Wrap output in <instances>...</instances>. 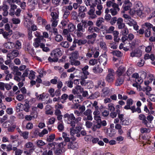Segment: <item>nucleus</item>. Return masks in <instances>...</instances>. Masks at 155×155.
Here are the masks:
<instances>
[{"label":"nucleus","instance_id":"f257e3e1","mask_svg":"<svg viewBox=\"0 0 155 155\" xmlns=\"http://www.w3.org/2000/svg\"><path fill=\"white\" fill-rule=\"evenodd\" d=\"M106 5L108 7H112V8L110 9V12L112 16L116 15L120 10L119 6L114 0H111L107 2Z\"/></svg>","mask_w":155,"mask_h":155},{"label":"nucleus","instance_id":"f03ea898","mask_svg":"<svg viewBox=\"0 0 155 155\" xmlns=\"http://www.w3.org/2000/svg\"><path fill=\"white\" fill-rule=\"evenodd\" d=\"M64 118H67V123L68 124H70L71 127H75V121L74 120L75 119V117L73 114L66 113L64 115Z\"/></svg>","mask_w":155,"mask_h":155},{"label":"nucleus","instance_id":"7ed1b4c3","mask_svg":"<svg viewBox=\"0 0 155 155\" xmlns=\"http://www.w3.org/2000/svg\"><path fill=\"white\" fill-rule=\"evenodd\" d=\"M115 73L114 70L111 68L108 69V74L106 77V80L109 83L114 82L115 79Z\"/></svg>","mask_w":155,"mask_h":155},{"label":"nucleus","instance_id":"20e7f679","mask_svg":"<svg viewBox=\"0 0 155 155\" xmlns=\"http://www.w3.org/2000/svg\"><path fill=\"white\" fill-rule=\"evenodd\" d=\"M66 145L65 142H61L58 143L56 146L54 153L57 155H60L62 153L64 152L63 147Z\"/></svg>","mask_w":155,"mask_h":155},{"label":"nucleus","instance_id":"39448f33","mask_svg":"<svg viewBox=\"0 0 155 155\" xmlns=\"http://www.w3.org/2000/svg\"><path fill=\"white\" fill-rule=\"evenodd\" d=\"M138 118L142 120V123L146 125L148 127L152 128L153 126L150 125L149 123H148L147 121L146 120V117L144 115L141 114L139 115Z\"/></svg>","mask_w":155,"mask_h":155},{"label":"nucleus","instance_id":"423d86ee","mask_svg":"<svg viewBox=\"0 0 155 155\" xmlns=\"http://www.w3.org/2000/svg\"><path fill=\"white\" fill-rule=\"evenodd\" d=\"M62 54V52L59 48H57L53 50L51 53V55L52 57L58 58V57L61 56Z\"/></svg>","mask_w":155,"mask_h":155},{"label":"nucleus","instance_id":"0eeeda50","mask_svg":"<svg viewBox=\"0 0 155 155\" xmlns=\"http://www.w3.org/2000/svg\"><path fill=\"white\" fill-rule=\"evenodd\" d=\"M11 89V86L9 84L0 82V90H1L5 91V89L7 91H9Z\"/></svg>","mask_w":155,"mask_h":155},{"label":"nucleus","instance_id":"6e6552de","mask_svg":"<svg viewBox=\"0 0 155 155\" xmlns=\"http://www.w3.org/2000/svg\"><path fill=\"white\" fill-rule=\"evenodd\" d=\"M19 54L18 51L17 50H14L9 53L7 55V57L10 59H13L17 57Z\"/></svg>","mask_w":155,"mask_h":155},{"label":"nucleus","instance_id":"1a4fd4ad","mask_svg":"<svg viewBox=\"0 0 155 155\" xmlns=\"http://www.w3.org/2000/svg\"><path fill=\"white\" fill-rule=\"evenodd\" d=\"M141 55V51L139 49H136L130 53V56L132 57H139Z\"/></svg>","mask_w":155,"mask_h":155},{"label":"nucleus","instance_id":"9d476101","mask_svg":"<svg viewBox=\"0 0 155 155\" xmlns=\"http://www.w3.org/2000/svg\"><path fill=\"white\" fill-rule=\"evenodd\" d=\"M22 73L21 72L19 71L17 72H15L14 79L18 82L21 80L22 81H24L25 79H24L23 78H22Z\"/></svg>","mask_w":155,"mask_h":155},{"label":"nucleus","instance_id":"9b49d317","mask_svg":"<svg viewBox=\"0 0 155 155\" xmlns=\"http://www.w3.org/2000/svg\"><path fill=\"white\" fill-rule=\"evenodd\" d=\"M95 9L92 6L91 7L90 10L87 12V14L90 15V17L92 19L97 17L96 14H95Z\"/></svg>","mask_w":155,"mask_h":155},{"label":"nucleus","instance_id":"f8f14e48","mask_svg":"<svg viewBox=\"0 0 155 155\" xmlns=\"http://www.w3.org/2000/svg\"><path fill=\"white\" fill-rule=\"evenodd\" d=\"M74 127H71L70 128L71 134L72 136H74V137H79L81 135L80 134L76 128H74Z\"/></svg>","mask_w":155,"mask_h":155},{"label":"nucleus","instance_id":"ddd939ff","mask_svg":"<svg viewBox=\"0 0 155 155\" xmlns=\"http://www.w3.org/2000/svg\"><path fill=\"white\" fill-rule=\"evenodd\" d=\"M24 147L27 149H30L29 152L30 153L32 150L35 149V146L33 143L31 142H28L26 143L24 145Z\"/></svg>","mask_w":155,"mask_h":155},{"label":"nucleus","instance_id":"4468645a","mask_svg":"<svg viewBox=\"0 0 155 155\" xmlns=\"http://www.w3.org/2000/svg\"><path fill=\"white\" fill-rule=\"evenodd\" d=\"M98 60V62L101 64L105 65L107 64V58L105 56L101 55L99 57Z\"/></svg>","mask_w":155,"mask_h":155},{"label":"nucleus","instance_id":"2eb2a0df","mask_svg":"<svg viewBox=\"0 0 155 155\" xmlns=\"http://www.w3.org/2000/svg\"><path fill=\"white\" fill-rule=\"evenodd\" d=\"M103 6L101 4L97 5V9L95 11L96 15L100 16L103 12Z\"/></svg>","mask_w":155,"mask_h":155},{"label":"nucleus","instance_id":"dca6fc26","mask_svg":"<svg viewBox=\"0 0 155 155\" xmlns=\"http://www.w3.org/2000/svg\"><path fill=\"white\" fill-rule=\"evenodd\" d=\"M117 25L118 28L122 29L125 27V23L123 22V19L121 18H118Z\"/></svg>","mask_w":155,"mask_h":155},{"label":"nucleus","instance_id":"f3484780","mask_svg":"<svg viewBox=\"0 0 155 155\" xmlns=\"http://www.w3.org/2000/svg\"><path fill=\"white\" fill-rule=\"evenodd\" d=\"M68 147L69 149L76 150L78 147V145L77 143L72 142L69 143L68 145Z\"/></svg>","mask_w":155,"mask_h":155},{"label":"nucleus","instance_id":"a211bd4d","mask_svg":"<svg viewBox=\"0 0 155 155\" xmlns=\"http://www.w3.org/2000/svg\"><path fill=\"white\" fill-rule=\"evenodd\" d=\"M125 71V69L124 67L122 66H120L117 69L116 73L118 76H121Z\"/></svg>","mask_w":155,"mask_h":155},{"label":"nucleus","instance_id":"6ab92c4d","mask_svg":"<svg viewBox=\"0 0 155 155\" xmlns=\"http://www.w3.org/2000/svg\"><path fill=\"white\" fill-rule=\"evenodd\" d=\"M35 95L36 96L37 100L38 101H42L43 99L45 98V97L46 99H48V96H46L44 93L40 94H38V93H36L35 94Z\"/></svg>","mask_w":155,"mask_h":155},{"label":"nucleus","instance_id":"aec40b11","mask_svg":"<svg viewBox=\"0 0 155 155\" xmlns=\"http://www.w3.org/2000/svg\"><path fill=\"white\" fill-rule=\"evenodd\" d=\"M111 90L108 87H105L102 90V93L101 96L104 97L107 95L109 93H111Z\"/></svg>","mask_w":155,"mask_h":155},{"label":"nucleus","instance_id":"412c9836","mask_svg":"<svg viewBox=\"0 0 155 155\" xmlns=\"http://www.w3.org/2000/svg\"><path fill=\"white\" fill-rule=\"evenodd\" d=\"M87 31L90 33H92L94 32H98L100 29L97 27L92 26L89 27Z\"/></svg>","mask_w":155,"mask_h":155},{"label":"nucleus","instance_id":"4be33fe9","mask_svg":"<svg viewBox=\"0 0 155 155\" xmlns=\"http://www.w3.org/2000/svg\"><path fill=\"white\" fill-rule=\"evenodd\" d=\"M131 6V3L128 0L126 1L125 2L124 4L123 5V9L125 11L129 10Z\"/></svg>","mask_w":155,"mask_h":155},{"label":"nucleus","instance_id":"5701e85b","mask_svg":"<svg viewBox=\"0 0 155 155\" xmlns=\"http://www.w3.org/2000/svg\"><path fill=\"white\" fill-rule=\"evenodd\" d=\"M118 118L120 120V123L122 125H127V121L124 119L123 117L124 115L122 114H120L119 113L118 114Z\"/></svg>","mask_w":155,"mask_h":155},{"label":"nucleus","instance_id":"b1692460","mask_svg":"<svg viewBox=\"0 0 155 155\" xmlns=\"http://www.w3.org/2000/svg\"><path fill=\"white\" fill-rule=\"evenodd\" d=\"M12 34V30H10L8 32L4 31L2 35L4 38L7 40H10L9 39V37H10L11 36Z\"/></svg>","mask_w":155,"mask_h":155},{"label":"nucleus","instance_id":"393cba45","mask_svg":"<svg viewBox=\"0 0 155 155\" xmlns=\"http://www.w3.org/2000/svg\"><path fill=\"white\" fill-rule=\"evenodd\" d=\"M14 45V43L10 41L6 42L4 44V47L8 49H11Z\"/></svg>","mask_w":155,"mask_h":155},{"label":"nucleus","instance_id":"a878e982","mask_svg":"<svg viewBox=\"0 0 155 155\" xmlns=\"http://www.w3.org/2000/svg\"><path fill=\"white\" fill-rule=\"evenodd\" d=\"M95 51V49L93 47L90 48L86 54V56L89 58L92 57V55L94 53Z\"/></svg>","mask_w":155,"mask_h":155},{"label":"nucleus","instance_id":"bb28decb","mask_svg":"<svg viewBox=\"0 0 155 155\" xmlns=\"http://www.w3.org/2000/svg\"><path fill=\"white\" fill-rule=\"evenodd\" d=\"M33 22L29 20H25L24 21V25L25 27L27 28L28 30L31 29L30 27L32 24Z\"/></svg>","mask_w":155,"mask_h":155},{"label":"nucleus","instance_id":"cd10ccee","mask_svg":"<svg viewBox=\"0 0 155 155\" xmlns=\"http://www.w3.org/2000/svg\"><path fill=\"white\" fill-rule=\"evenodd\" d=\"M124 82V79L123 78L119 77L116 81L115 85L117 86H120Z\"/></svg>","mask_w":155,"mask_h":155},{"label":"nucleus","instance_id":"c85d7f7f","mask_svg":"<svg viewBox=\"0 0 155 155\" xmlns=\"http://www.w3.org/2000/svg\"><path fill=\"white\" fill-rule=\"evenodd\" d=\"M43 40V39H42ZM42 41L41 39L39 38H35L34 40V42L33 44V46L35 48H38L39 46H40V42Z\"/></svg>","mask_w":155,"mask_h":155},{"label":"nucleus","instance_id":"c756f323","mask_svg":"<svg viewBox=\"0 0 155 155\" xmlns=\"http://www.w3.org/2000/svg\"><path fill=\"white\" fill-rule=\"evenodd\" d=\"M87 78H85V77H84L82 75L81 76V81H80V83L82 86H86L87 84L89 82L88 81H87L85 80V79Z\"/></svg>","mask_w":155,"mask_h":155},{"label":"nucleus","instance_id":"7c9ffc66","mask_svg":"<svg viewBox=\"0 0 155 155\" xmlns=\"http://www.w3.org/2000/svg\"><path fill=\"white\" fill-rule=\"evenodd\" d=\"M143 7L140 8L139 9L137 10L136 11V12L137 15L141 17H143L144 15V14L143 12Z\"/></svg>","mask_w":155,"mask_h":155},{"label":"nucleus","instance_id":"2f4dec72","mask_svg":"<svg viewBox=\"0 0 155 155\" xmlns=\"http://www.w3.org/2000/svg\"><path fill=\"white\" fill-rule=\"evenodd\" d=\"M93 72L94 73L97 74L98 73H101L102 72L103 70L101 68H100L98 67H94L93 68Z\"/></svg>","mask_w":155,"mask_h":155},{"label":"nucleus","instance_id":"473e14b6","mask_svg":"<svg viewBox=\"0 0 155 155\" xmlns=\"http://www.w3.org/2000/svg\"><path fill=\"white\" fill-rule=\"evenodd\" d=\"M104 22V19L102 18H98L96 23V25L98 27H100L102 23Z\"/></svg>","mask_w":155,"mask_h":155},{"label":"nucleus","instance_id":"72a5a7b5","mask_svg":"<svg viewBox=\"0 0 155 155\" xmlns=\"http://www.w3.org/2000/svg\"><path fill=\"white\" fill-rule=\"evenodd\" d=\"M75 29V26L72 23H70L68 25V29L70 32L73 31Z\"/></svg>","mask_w":155,"mask_h":155},{"label":"nucleus","instance_id":"f704fd0d","mask_svg":"<svg viewBox=\"0 0 155 155\" xmlns=\"http://www.w3.org/2000/svg\"><path fill=\"white\" fill-rule=\"evenodd\" d=\"M38 23L40 25H45L46 22V21L45 19H43L41 17H39L37 19Z\"/></svg>","mask_w":155,"mask_h":155},{"label":"nucleus","instance_id":"c9c22d12","mask_svg":"<svg viewBox=\"0 0 155 155\" xmlns=\"http://www.w3.org/2000/svg\"><path fill=\"white\" fill-rule=\"evenodd\" d=\"M92 111L91 109H88L85 110L83 113L87 117H90L91 118H92L91 115Z\"/></svg>","mask_w":155,"mask_h":155},{"label":"nucleus","instance_id":"e433bc0d","mask_svg":"<svg viewBox=\"0 0 155 155\" xmlns=\"http://www.w3.org/2000/svg\"><path fill=\"white\" fill-rule=\"evenodd\" d=\"M29 133L27 131H23L21 132L20 136L22 137L24 139H27L28 138Z\"/></svg>","mask_w":155,"mask_h":155},{"label":"nucleus","instance_id":"4c0bfd02","mask_svg":"<svg viewBox=\"0 0 155 155\" xmlns=\"http://www.w3.org/2000/svg\"><path fill=\"white\" fill-rule=\"evenodd\" d=\"M113 54L117 57H121L122 56L123 54L119 51L115 50L112 52Z\"/></svg>","mask_w":155,"mask_h":155},{"label":"nucleus","instance_id":"58836bf2","mask_svg":"<svg viewBox=\"0 0 155 155\" xmlns=\"http://www.w3.org/2000/svg\"><path fill=\"white\" fill-rule=\"evenodd\" d=\"M51 15L52 17L51 20H58V15L57 13L52 12L51 14Z\"/></svg>","mask_w":155,"mask_h":155},{"label":"nucleus","instance_id":"ea45409f","mask_svg":"<svg viewBox=\"0 0 155 155\" xmlns=\"http://www.w3.org/2000/svg\"><path fill=\"white\" fill-rule=\"evenodd\" d=\"M134 72V69L132 67H130L126 71V74L128 76H130Z\"/></svg>","mask_w":155,"mask_h":155},{"label":"nucleus","instance_id":"a19ab883","mask_svg":"<svg viewBox=\"0 0 155 155\" xmlns=\"http://www.w3.org/2000/svg\"><path fill=\"white\" fill-rule=\"evenodd\" d=\"M55 135L54 134H51L47 137L46 140L47 141L50 142L52 141L54 139Z\"/></svg>","mask_w":155,"mask_h":155},{"label":"nucleus","instance_id":"79ce46f5","mask_svg":"<svg viewBox=\"0 0 155 155\" xmlns=\"http://www.w3.org/2000/svg\"><path fill=\"white\" fill-rule=\"evenodd\" d=\"M35 72L33 71H30L28 75L29 78L31 80L34 79L35 78Z\"/></svg>","mask_w":155,"mask_h":155},{"label":"nucleus","instance_id":"37998d69","mask_svg":"<svg viewBox=\"0 0 155 155\" xmlns=\"http://www.w3.org/2000/svg\"><path fill=\"white\" fill-rule=\"evenodd\" d=\"M126 22L127 23V24L130 26H133L136 22V21L131 18L128 21H127Z\"/></svg>","mask_w":155,"mask_h":155},{"label":"nucleus","instance_id":"c03bdc74","mask_svg":"<svg viewBox=\"0 0 155 155\" xmlns=\"http://www.w3.org/2000/svg\"><path fill=\"white\" fill-rule=\"evenodd\" d=\"M60 45L62 47L66 48H68L69 46V43L66 41L62 42Z\"/></svg>","mask_w":155,"mask_h":155},{"label":"nucleus","instance_id":"a18cd8bd","mask_svg":"<svg viewBox=\"0 0 155 155\" xmlns=\"http://www.w3.org/2000/svg\"><path fill=\"white\" fill-rule=\"evenodd\" d=\"M68 95L66 94H63L61 97V99L63 101H61L62 103H64L66 102V100L68 98Z\"/></svg>","mask_w":155,"mask_h":155},{"label":"nucleus","instance_id":"49530a36","mask_svg":"<svg viewBox=\"0 0 155 155\" xmlns=\"http://www.w3.org/2000/svg\"><path fill=\"white\" fill-rule=\"evenodd\" d=\"M2 20L0 23V27H2L5 23H7L8 21V19L7 18H2Z\"/></svg>","mask_w":155,"mask_h":155},{"label":"nucleus","instance_id":"de8ad7c7","mask_svg":"<svg viewBox=\"0 0 155 155\" xmlns=\"http://www.w3.org/2000/svg\"><path fill=\"white\" fill-rule=\"evenodd\" d=\"M45 143L41 140H39L37 141L36 142L37 145L38 147H41V146L45 144Z\"/></svg>","mask_w":155,"mask_h":155},{"label":"nucleus","instance_id":"09e8293b","mask_svg":"<svg viewBox=\"0 0 155 155\" xmlns=\"http://www.w3.org/2000/svg\"><path fill=\"white\" fill-rule=\"evenodd\" d=\"M12 23L14 24H18L20 23V20L18 18H14L12 19Z\"/></svg>","mask_w":155,"mask_h":155},{"label":"nucleus","instance_id":"8fccbe9b","mask_svg":"<svg viewBox=\"0 0 155 155\" xmlns=\"http://www.w3.org/2000/svg\"><path fill=\"white\" fill-rule=\"evenodd\" d=\"M7 7L6 5L3 6L2 7V9L3 11V12H2V15L4 16H6L8 14V12L7 10V8H5Z\"/></svg>","mask_w":155,"mask_h":155},{"label":"nucleus","instance_id":"3c124183","mask_svg":"<svg viewBox=\"0 0 155 155\" xmlns=\"http://www.w3.org/2000/svg\"><path fill=\"white\" fill-rule=\"evenodd\" d=\"M97 36V34L94 33L93 34L88 35L86 37V38L88 39H92L95 38Z\"/></svg>","mask_w":155,"mask_h":155},{"label":"nucleus","instance_id":"603ef678","mask_svg":"<svg viewBox=\"0 0 155 155\" xmlns=\"http://www.w3.org/2000/svg\"><path fill=\"white\" fill-rule=\"evenodd\" d=\"M40 47L42 49L43 51L47 52L49 51V49L47 47H45V45L42 43H40Z\"/></svg>","mask_w":155,"mask_h":155},{"label":"nucleus","instance_id":"864d4df0","mask_svg":"<svg viewBox=\"0 0 155 155\" xmlns=\"http://www.w3.org/2000/svg\"><path fill=\"white\" fill-rule=\"evenodd\" d=\"M110 23L112 25H114L116 23V21H117L118 19L115 17L111 18Z\"/></svg>","mask_w":155,"mask_h":155},{"label":"nucleus","instance_id":"5fc2aeb1","mask_svg":"<svg viewBox=\"0 0 155 155\" xmlns=\"http://www.w3.org/2000/svg\"><path fill=\"white\" fill-rule=\"evenodd\" d=\"M108 109L110 111H114L115 109L114 104L112 103L109 104L108 105Z\"/></svg>","mask_w":155,"mask_h":155},{"label":"nucleus","instance_id":"6e6d98bb","mask_svg":"<svg viewBox=\"0 0 155 155\" xmlns=\"http://www.w3.org/2000/svg\"><path fill=\"white\" fill-rule=\"evenodd\" d=\"M48 34L46 32H44L43 33V35H42V37L43 40H42V42H44L45 41V40L44 39V38H47L48 37Z\"/></svg>","mask_w":155,"mask_h":155},{"label":"nucleus","instance_id":"4d7b16f0","mask_svg":"<svg viewBox=\"0 0 155 155\" xmlns=\"http://www.w3.org/2000/svg\"><path fill=\"white\" fill-rule=\"evenodd\" d=\"M143 25L147 27V29H149L151 28L153 29V28L154 27V26H153L152 24L149 22H146L143 24Z\"/></svg>","mask_w":155,"mask_h":155},{"label":"nucleus","instance_id":"13d9d810","mask_svg":"<svg viewBox=\"0 0 155 155\" xmlns=\"http://www.w3.org/2000/svg\"><path fill=\"white\" fill-rule=\"evenodd\" d=\"M33 124L31 123L28 122L26 125V128L27 130H30L33 128Z\"/></svg>","mask_w":155,"mask_h":155},{"label":"nucleus","instance_id":"bf43d9fd","mask_svg":"<svg viewBox=\"0 0 155 155\" xmlns=\"http://www.w3.org/2000/svg\"><path fill=\"white\" fill-rule=\"evenodd\" d=\"M97 61L95 59H91L89 61V64L92 65H94L97 64Z\"/></svg>","mask_w":155,"mask_h":155},{"label":"nucleus","instance_id":"052dcab7","mask_svg":"<svg viewBox=\"0 0 155 155\" xmlns=\"http://www.w3.org/2000/svg\"><path fill=\"white\" fill-rule=\"evenodd\" d=\"M75 88L77 91L78 92H79L80 93H82L84 89L81 86L79 85L76 86Z\"/></svg>","mask_w":155,"mask_h":155},{"label":"nucleus","instance_id":"680f3d73","mask_svg":"<svg viewBox=\"0 0 155 155\" xmlns=\"http://www.w3.org/2000/svg\"><path fill=\"white\" fill-rule=\"evenodd\" d=\"M29 69L28 68L26 69L25 70V71L22 74V78H23L24 79H25V77H27L28 76L29 73Z\"/></svg>","mask_w":155,"mask_h":155},{"label":"nucleus","instance_id":"e2e57ef3","mask_svg":"<svg viewBox=\"0 0 155 155\" xmlns=\"http://www.w3.org/2000/svg\"><path fill=\"white\" fill-rule=\"evenodd\" d=\"M62 39L63 38L61 35H57L55 37V40L57 41H61L62 40Z\"/></svg>","mask_w":155,"mask_h":155},{"label":"nucleus","instance_id":"0e129e2a","mask_svg":"<svg viewBox=\"0 0 155 155\" xmlns=\"http://www.w3.org/2000/svg\"><path fill=\"white\" fill-rule=\"evenodd\" d=\"M145 35L146 37H149L151 35V32L150 29H146L144 32Z\"/></svg>","mask_w":155,"mask_h":155},{"label":"nucleus","instance_id":"69168bd1","mask_svg":"<svg viewBox=\"0 0 155 155\" xmlns=\"http://www.w3.org/2000/svg\"><path fill=\"white\" fill-rule=\"evenodd\" d=\"M54 68L55 70L59 71L60 73H61L63 72L64 69L61 66H56L54 67Z\"/></svg>","mask_w":155,"mask_h":155},{"label":"nucleus","instance_id":"338daca9","mask_svg":"<svg viewBox=\"0 0 155 155\" xmlns=\"http://www.w3.org/2000/svg\"><path fill=\"white\" fill-rule=\"evenodd\" d=\"M14 46L16 48L19 49L21 48V44L20 42L18 40L16 41L15 45Z\"/></svg>","mask_w":155,"mask_h":155},{"label":"nucleus","instance_id":"774afa93","mask_svg":"<svg viewBox=\"0 0 155 155\" xmlns=\"http://www.w3.org/2000/svg\"><path fill=\"white\" fill-rule=\"evenodd\" d=\"M123 29V30L122 31V33L123 35L125 36L128 33V30L127 28L125 27Z\"/></svg>","mask_w":155,"mask_h":155}]
</instances>
